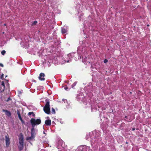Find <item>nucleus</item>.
Segmentation results:
<instances>
[{
	"instance_id": "f257e3e1",
	"label": "nucleus",
	"mask_w": 151,
	"mask_h": 151,
	"mask_svg": "<svg viewBox=\"0 0 151 151\" xmlns=\"http://www.w3.org/2000/svg\"><path fill=\"white\" fill-rule=\"evenodd\" d=\"M85 48L83 47V46H81L78 47L77 50V53L78 55V57L77 58L75 57L76 55L77 54L74 53H72L68 54L66 56L62 61L61 63L62 64H63L65 63H69L71 62L72 61V58H74L76 60H78L81 58V57L80 55H81V53L85 52Z\"/></svg>"
},
{
	"instance_id": "f03ea898",
	"label": "nucleus",
	"mask_w": 151,
	"mask_h": 151,
	"mask_svg": "<svg viewBox=\"0 0 151 151\" xmlns=\"http://www.w3.org/2000/svg\"><path fill=\"white\" fill-rule=\"evenodd\" d=\"M45 102L46 104L43 108V110L46 114H50V112L49 100L48 99H46Z\"/></svg>"
},
{
	"instance_id": "7ed1b4c3",
	"label": "nucleus",
	"mask_w": 151,
	"mask_h": 151,
	"mask_svg": "<svg viewBox=\"0 0 151 151\" xmlns=\"http://www.w3.org/2000/svg\"><path fill=\"white\" fill-rule=\"evenodd\" d=\"M37 130L35 129H32L31 130V136L27 137L26 138V139L28 141L32 140L35 138V136Z\"/></svg>"
},
{
	"instance_id": "20e7f679",
	"label": "nucleus",
	"mask_w": 151,
	"mask_h": 151,
	"mask_svg": "<svg viewBox=\"0 0 151 151\" xmlns=\"http://www.w3.org/2000/svg\"><path fill=\"white\" fill-rule=\"evenodd\" d=\"M41 122V120L40 119H35L32 118L30 120V122L32 127V129H34L35 126L40 124Z\"/></svg>"
},
{
	"instance_id": "39448f33",
	"label": "nucleus",
	"mask_w": 151,
	"mask_h": 151,
	"mask_svg": "<svg viewBox=\"0 0 151 151\" xmlns=\"http://www.w3.org/2000/svg\"><path fill=\"white\" fill-rule=\"evenodd\" d=\"M23 139L24 138L22 134V133L20 134L19 137V145H24Z\"/></svg>"
},
{
	"instance_id": "423d86ee",
	"label": "nucleus",
	"mask_w": 151,
	"mask_h": 151,
	"mask_svg": "<svg viewBox=\"0 0 151 151\" xmlns=\"http://www.w3.org/2000/svg\"><path fill=\"white\" fill-rule=\"evenodd\" d=\"M80 148L81 149L82 151H90V147H88L84 145L83 146H81V147H79L78 148V150H80Z\"/></svg>"
},
{
	"instance_id": "0eeeda50",
	"label": "nucleus",
	"mask_w": 151,
	"mask_h": 151,
	"mask_svg": "<svg viewBox=\"0 0 151 151\" xmlns=\"http://www.w3.org/2000/svg\"><path fill=\"white\" fill-rule=\"evenodd\" d=\"M25 38H20V40L22 41V42H21V44L23 46H27L28 45V43L27 42L28 40L27 38L26 40L25 39Z\"/></svg>"
},
{
	"instance_id": "6e6552de",
	"label": "nucleus",
	"mask_w": 151,
	"mask_h": 151,
	"mask_svg": "<svg viewBox=\"0 0 151 151\" xmlns=\"http://www.w3.org/2000/svg\"><path fill=\"white\" fill-rule=\"evenodd\" d=\"M5 88V86L4 83L2 81L1 85H0V92H3Z\"/></svg>"
},
{
	"instance_id": "1a4fd4ad",
	"label": "nucleus",
	"mask_w": 151,
	"mask_h": 151,
	"mask_svg": "<svg viewBox=\"0 0 151 151\" xmlns=\"http://www.w3.org/2000/svg\"><path fill=\"white\" fill-rule=\"evenodd\" d=\"M5 139L6 145L7 147H8L10 144V139L9 137L7 136H5Z\"/></svg>"
},
{
	"instance_id": "9d476101",
	"label": "nucleus",
	"mask_w": 151,
	"mask_h": 151,
	"mask_svg": "<svg viewBox=\"0 0 151 151\" xmlns=\"http://www.w3.org/2000/svg\"><path fill=\"white\" fill-rule=\"evenodd\" d=\"M97 106H98V108H97V107L96 106H93V105H92L91 106L92 111L94 112V111H96V110H99V108H100V107L99 106V104L97 105Z\"/></svg>"
},
{
	"instance_id": "9b49d317",
	"label": "nucleus",
	"mask_w": 151,
	"mask_h": 151,
	"mask_svg": "<svg viewBox=\"0 0 151 151\" xmlns=\"http://www.w3.org/2000/svg\"><path fill=\"white\" fill-rule=\"evenodd\" d=\"M45 74L43 73H41L40 74L39 76V79L40 81H44L45 80L44 78Z\"/></svg>"
},
{
	"instance_id": "f8f14e48",
	"label": "nucleus",
	"mask_w": 151,
	"mask_h": 151,
	"mask_svg": "<svg viewBox=\"0 0 151 151\" xmlns=\"http://www.w3.org/2000/svg\"><path fill=\"white\" fill-rule=\"evenodd\" d=\"M45 123L47 125H50L51 124V121L49 119L45 121Z\"/></svg>"
},
{
	"instance_id": "ddd939ff",
	"label": "nucleus",
	"mask_w": 151,
	"mask_h": 151,
	"mask_svg": "<svg viewBox=\"0 0 151 151\" xmlns=\"http://www.w3.org/2000/svg\"><path fill=\"white\" fill-rule=\"evenodd\" d=\"M3 111L5 112V114L6 115L8 116H11V114L9 111H8L6 110H3Z\"/></svg>"
},
{
	"instance_id": "4468645a",
	"label": "nucleus",
	"mask_w": 151,
	"mask_h": 151,
	"mask_svg": "<svg viewBox=\"0 0 151 151\" xmlns=\"http://www.w3.org/2000/svg\"><path fill=\"white\" fill-rule=\"evenodd\" d=\"M83 60L82 61L85 64H87V63H86V56L84 57H83Z\"/></svg>"
},
{
	"instance_id": "2eb2a0df",
	"label": "nucleus",
	"mask_w": 151,
	"mask_h": 151,
	"mask_svg": "<svg viewBox=\"0 0 151 151\" xmlns=\"http://www.w3.org/2000/svg\"><path fill=\"white\" fill-rule=\"evenodd\" d=\"M17 114H18V117H19V119L22 122V123H23V121L21 116V115H20L19 112H17Z\"/></svg>"
},
{
	"instance_id": "dca6fc26",
	"label": "nucleus",
	"mask_w": 151,
	"mask_h": 151,
	"mask_svg": "<svg viewBox=\"0 0 151 151\" xmlns=\"http://www.w3.org/2000/svg\"><path fill=\"white\" fill-rule=\"evenodd\" d=\"M24 147V145H19L18 147L20 150H23Z\"/></svg>"
},
{
	"instance_id": "f3484780",
	"label": "nucleus",
	"mask_w": 151,
	"mask_h": 151,
	"mask_svg": "<svg viewBox=\"0 0 151 151\" xmlns=\"http://www.w3.org/2000/svg\"><path fill=\"white\" fill-rule=\"evenodd\" d=\"M67 31L64 28H62L61 29V32L62 34H64L66 33Z\"/></svg>"
},
{
	"instance_id": "a211bd4d",
	"label": "nucleus",
	"mask_w": 151,
	"mask_h": 151,
	"mask_svg": "<svg viewBox=\"0 0 151 151\" xmlns=\"http://www.w3.org/2000/svg\"><path fill=\"white\" fill-rule=\"evenodd\" d=\"M37 23V22L36 21H35L32 24V26H34L36 25Z\"/></svg>"
},
{
	"instance_id": "6ab92c4d",
	"label": "nucleus",
	"mask_w": 151,
	"mask_h": 151,
	"mask_svg": "<svg viewBox=\"0 0 151 151\" xmlns=\"http://www.w3.org/2000/svg\"><path fill=\"white\" fill-rule=\"evenodd\" d=\"M76 84V82H74L71 86L72 88H73Z\"/></svg>"
},
{
	"instance_id": "aec40b11",
	"label": "nucleus",
	"mask_w": 151,
	"mask_h": 151,
	"mask_svg": "<svg viewBox=\"0 0 151 151\" xmlns=\"http://www.w3.org/2000/svg\"><path fill=\"white\" fill-rule=\"evenodd\" d=\"M52 113L54 114H55V109L53 108H52Z\"/></svg>"
},
{
	"instance_id": "412c9836",
	"label": "nucleus",
	"mask_w": 151,
	"mask_h": 151,
	"mask_svg": "<svg viewBox=\"0 0 151 151\" xmlns=\"http://www.w3.org/2000/svg\"><path fill=\"white\" fill-rule=\"evenodd\" d=\"M6 53L5 51L4 50L1 51V53L2 55H4Z\"/></svg>"
},
{
	"instance_id": "4be33fe9",
	"label": "nucleus",
	"mask_w": 151,
	"mask_h": 151,
	"mask_svg": "<svg viewBox=\"0 0 151 151\" xmlns=\"http://www.w3.org/2000/svg\"><path fill=\"white\" fill-rule=\"evenodd\" d=\"M32 114L33 115V116H34L35 114H33V112H29L28 113L29 115H31V114Z\"/></svg>"
},
{
	"instance_id": "5701e85b",
	"label": "nucleus",
	"mask_w": 151,
	"mask_h": 151,
	"mask_svg": "<svg viewBox=\"0 0 151 151\" xmlns=\"http://www.w3.org/2000/svg\"><path fill=\"white\" fill-rule=\"evenodd\" d=\"M108 60L107 59H105L104 61V63H107L108 62Z\"/></svg>"
},
{
	"instance_id": "b1692460",
	"label": "nucleus",
	"mask_w": 151,
	"mask_h": 151,
	"mask_svg": "<svg viewBox=\"0 0 151 151\" xmlns=\"http://www.w3.org/2000/svg\"><path fill=\"white\" fill-rule=\"evenodd\" d=\"M3 77H4V75H3V74H2L0 76V78L1 79H2V78H3Z\"/></svg>"
},
{
	"instance_id": "393cba45",
	"label": "nucleus",
	"mask_w": 151,
	"mask_h": 151,
	"mask_svg": "<svg viewBox=\"0 0 151 151\" xmlns=\"http://www.w3.org/2000/svg\"><path fill=\"white\" fill-rule=\"evenodd\" d=\"M64 89L65 90H67L68 89V87L67 86H65L64 87Z\"/></svg>"
},
{
	"instance_id": "a878e982",
	"label": "nucleus",
	"mask_w": 151,
	"mask_h": 151,
	"mask_svg": "<svg viewBox=\"0 0 151 151\" xmlns=\"http://www.w3.org/2000/svg\"><path fill=\"white\" fill-rule=\"evenodd\" d=\"M6 43V42H4L1 45V46H2L4 45V44L5 43Z\"/></svg>"
},
{
	"instance_id": "bb28decb",
	"label": "nucleus",
	"mask_w": 151,
	"mask_h": 151,
	"mask_svg": "<svg viewBox=\"0 0 151 151\" xmlns=\"http://www.w3.org/2000/svg\"><path fill=\"white\" fill-rule=\"evenodd\" d=\"M62 101H64L65 102V101H67V100H66L65 99H62Z\"/></svg>"
},
{
	"instance_id": "cd10ccee",
	"label": "nucleus",
	"mask_w": 151,
	"mask_h": 151,
	"mask_svg": "<svg viewBox=\"0 0 151 151\" xmlns=\"http://www.w3.org/2000/svg\"><path fill=\"white\" fill-rule=\"evenodd\" d=\"M10 100V98H8V99L6 101H9Z\"/></svg>"
},
{
	"instance_id": "c85d7f7f",
	"label": "nucleus",
	"mask_w": 151,
	"mask_h": 151,
	"mask_svg": "<svg viewBox=\"0 0 151 151\" xmlns=\"http://www.w3.org/2000/svg\"><path fill=\"white\" fill-rule=\"evenodd\" d=\"M0 65L2 67H3V65L1 63H0Z\"/></svg>"
},
{
	"instance_id": "c756f323",
	"label": "nucleus",
	"mask_w": 151,
	"mask_h": 151,
	"mask_svg": "<svg viewBox=\"0 0 151 151\" xmlns=\"http://www.w3.org/2000/svg\"><path fill=\"white\" fill-rule=\"evenodd\" d=\"M91 145H92V143L93 142V140H91Z\"/></svg>"
},
{
	"instance_id": "7c9ffc66",
	"label": "nucleus",
	"mask_w": 151,
	"mask_h": 151,
	"mask_svg": "<svg viewBox=\"0 0 151 151\" xmlns=\"http://www.w3.org/2000/svg\"><path fill=\"white\" fill-rule=\"evenodd\" d=\"M133 130H135V128H132Z\"/></svg>"
},
{
	"instance_id": "2f4dec72",
	"label": "nucleus",
	"mask_w": 151,
	"mask_h": 151,
	"mask_svg": "<svg viewBox=\"0 0 151 151\" xmlns=\"http://www.w3.org/2000/svg\"><path fill=\"white\" fill-rule=\"evenodd\" d=\"M41 151H45L44 150H42Z\"/></svg>"
},
{
	"instance_id": "473e14b6",
	"label": "nucleus",
	"mask_w": 151,
	"mask_h": 151,
	"mask_svg": "<svg viewBox=\"0 0 151 151\" xmlns=\"http://www.w3.org/2000/svg\"><path fill=\"white\" fill-rule=\"evenodd\" d=\"M43 134H45V132H43Z\"/></svg>"
},
{
	"instance_id": "72a5a7b5",
	"label": "nucleus",
	"mask_w": 151,
	"mask_h": 151,
	"mask_svg": "<svg viewBox=\"0 0 151 151\" xmlns=\"http://www.w3.org/2000/svg\"><path fill=\"white\" fill-rule=\"evenodd\" d=\"M6 81H7V83H8V80H6Z\"/></svg>"
},
{
	"instance_id": "f704fd0d",
	"label": "nucleus",
	"mask_w": 151,
	"mask_h": 151,
	"mask_svg": "<svg viewBox=\"0 0 151 151\" xmlns=\"http://www.w3.org/2000/svg\"><path fill=\"white\" fill-rule=\"evenodd\" d=\"M6 25V24H4V25Z\"/></svg>"
},
{
	"instance_id": "c9c22d12",
	"label": "nucleus",
	"mask_w": 151,
	"mask_h": 151,
	"mask_svg": "<svg viewBox=\"0 0 151 151\" xmlns=\"http://www.w3.org/2000/svg\"><path fill=\"white\" fill-rule=\"evenodd\" d=\"M88 136V135H87V136Z\"/></svg>"
}]
</instances>
